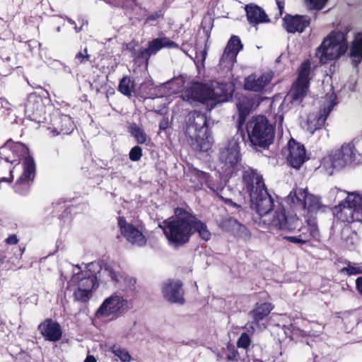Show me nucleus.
I'll return each instance as SVG.
<instances>
[{"label": "nucleus", "mask_w": 362, "mask_h": 362, "mask_svg": "<svg viewBox=\"0 0 362 362\" xmlns=\"http://www.w3.org/2000/svg\"><path fill=\"white\" fill-rule=\"evenodd\" d=\"M348 49L346 35L342 32H332L317 49L315 55L320 63L326 64L344 54Z\"/></svg>", "instance_id": "obj_5"}, {"label": "nucleus", "mask_w": 362, "mask_h": 362, "mask_svg": "<svg viewBox=\"0 0 362 362\" xmlns=\"http://www.w3.org/2000/svg\"><path fill=\"white\" fill-rule=\"evenodd\" d=\"M23 172L17 180L14 189L20 194H26L30 189L31 182L35 176V163L33 158L28 156L23 163Z\"/></svg>", "instance_id": "obj_17"}, {"label": "nucleus", "mask_w": 362, "mask_h": 362, "mask_svg": "<svg viewBox=\"0 0 362 362\" xmlns=\"http://www.w3.org/2000/svg\"><path fill=\"white\" fill-rule=\"evenodd\" d=\"M191 175L192 182L195 183V187L199 189L202 186L206 185L209 188L214 190L211 182L209 180V175L208 173L197 168H193L191 170Z\"/></svg>", "instance_id": "obj_29"}, {"label": "nucleus", "mask_w": 362, "mask_h": 362, "mask_svg": "<svg viewBox=\"0 0 362 362\" xmlns=\"http://www.w3.org/2000/svg\"><path fill=\"white\" fill-rule=\"evenodd\" d=\"M247 132L250 142L254 146L267 148L274 138V130L264 116L252 117L247 123Z\"/></svg>", "instance_id": "obj_6"}, {"label": "nucleus", "mask_w": 362, "mask_h": 362, "mask_svg": "<svg viewBox=\"0 0 362 362\" xmlns=\"http://www.w3.org/2000/svg\"><path fill=\"white\" fill-rule=\"evenodd\" d=\"M235 356H235V354L233 353V354H229V355H228L227 358H228V360H233V359H235Z\"/></svg>", "instance_id": "obj_53"}, {"label": "nucleus", "mask_w": 362, "mask_h": 362, "mask_svg": "<svg viewBox=\"0 0 362 362\" xmlns=\"http://www.w3.org/2000/svg\"><path fill=\"white\" fill-rule=\"evenodd\" d=\"M245 11L247 21L252 25L268 23L270 21L264 11L258 6L247 5Z\"/></svg>", "instance_id": "obj_28"}, {"label": "nucleus", "mask_w": 362, "mask_h": 362, "mask_svg": "<svg viewBox=\"0 0 362 362\" xmlns=\"http://www.w3.org/2000/svg\"><path fill=\"white\" fill-rule=\"evenodd\" d=\"M221 228L226 231L231 232L235 236L241 238H249L250 236L247 228L231 217L222 221Z\"/></svg>", "instance_id": "obj_27"}, {"label": "nucleus", "mask_w": 362, "mask_h": 362, "mask_svg": "<svg viewBox=\"0 0 362 362\" xmlns=\"http://www.w3.org/2000/svg\"><path fill=\"white\" fill-rule=\"evenodd\" d=\"M272 77L273 76L271 72H266L259 76L255 74L250 75L245 78L244 87L249 90L261 91L270 83Z\"/></svg>", "instance_id": "obj_25"}, {"label": "nucleus", "mask_w": 362, "mask_h": 362, "mask_svg": "<svg viewBox=\"0 0 362 362\" xmlns=\"http://www.w3.org/2000/svg\"><path fill=\"white\" fill-rule=\"evenodd\" d=\"M12 144L11 140H8L7 142L5 144L4 147H10Z\"/></svg>", "instance_id": "obj_54"}, {"label": "nucleus", "mask_w": 362, "mask_h": 362, "mask_svg": "<svg viewBox=\"0 0 362 362\" xmlns=\"http://www.w3.org/2000/svg\"><path fill=\"white\" fill-rule=\"evenodd\" d=\"M14 146H15L16 148H18V147L22 146V144H20V143H16V144H14Z\"/></svg>", "instance_id": "obj_57"}, {"label": "nucleus", "mask_w": 362, "mask_h": 362, "mask_svg": "<svg viewBox=\"0 0 362 362\" xmlns=\"http://www.w3.org/2000/svg\"><path fill=\"white\" fill-rule=\"evenodd\" d=\"M160 16V14H158V13H156L154 14H152L151 16H149L148 17V18L146 19L147 21H155L158 18H159Z\"/></svg>", "instance_id": "obj_49"}, {"label": "nucleus", "mask_w": 362, "mask_h": 362, "mask_svg": "<svg viewBox=\"0 0 362 362\" xmlns=\"http://www.w3.org/2000/svg\"><path fill=\"white\" fill-rule=\"evenodd\" d=\"M273 309L274 305L270 303L257 304L255 308L250 313V315L254 322L258 323L259 321L267 317Z\"/></svg>", "instance_id": "obj_30"}, {"label": "nucleus", "mask_w": 362, "mask_h": 362, "mask_svg": "<svg viewBox=\"0 0 362 362\" xmlns=\"http://www.w3.org/2000/svg\"><path fill=\"white\" fill-rule=\"evenodd\" d=\"M110 351L115 356L118 357L122 362H130L132 360V356L127 350L119 345H113Z\"/></svg>", "instance_id": "obj_36"}, {"label": "nucleus", "mask_w": 362, "mask_h": 362, "mask_svg": "<svg viewBox=\"0 0 362 362\" xmlns=\"http://www.w3.org/2000/svg\"><path fill=\"white\" fill-rule=\"evenodd\" d=\"M97 266L98 264L92 262L87 266V271L81 273L78 272L73 275L71 284L76 286L74 291L76 300L86 302L90 298L92 290L98 283V276L91 270Z\"/></svg>", "instance_id": "obj_8"}, {"label": "nucleus", "mask_w": 362, "mask_h": 362, "mask_svg": "<svg viewBox=\"0 0 362 362\" xmlns=\"http://www.w3.org/2000/svg\"><path fill=\"white\" fill-rule=\"evenodd\" d=\"M239 144L238 139L233 138L220 148V168L227 175H232L238 170L241 160Z\"/></svg>", "instance_id": "obj_10"}, {"label": "nucleus", "mask_w": 362, "mask_h": 362, "mask_svg": "<svg viewBox=\"0 0 362 362\" xmlns=\"http://www.w3.org/2000/svg\"><path fill=\"white\" fill-rule=\"evenodd\" d=\"M226 83L212 81L207 84H197L187 89L182 94L183 100L192 103L195 101L201 103L211 102V105L225 100L228 90Z\"/></svg>", "instance_id": "obj_4"}, {"label": "nucleus", "mask_w": 362, "mask_h": 362, "mask_svg": "<svg viewBox=\"0 0 362 362\" xmlns=\"http://www.w3.org/2000/svg\"><path fill=\"white\" fill-rule=\"evenodd\" d=\"M6 255L4 252H0V266H2L5 263Z\"/></svg>", "instance_id": "obj_50"}, {"label": "nucleus", "mask_w": 362, "mask_h": 362, "mask_svg": "<svg viewBox=\"0 0 362 362\" xmlns=\"http://www.w3.org/2000/svg\"><path fill=\"white\" fill-rule=\"evenodd\" d=\"M74 29L78 33L81 30V28H78L76 25H75Z\"/></svg>", "instance_id": "obj_56"}, {"label": "nucleus", "mask_w": 362, "mask_h": 362, "mask_svg": "<svg viewBox=\"0 0 362 362\" xmlns=\"http://www.w3.org/2000/svg\"><path fill=\"white\" fill-rule=\"evenodd\" d=\"M327 0H308L307 6L310 9H321Z\"/></svg>", "instance_id": "obj_43"}, {"label": "nucleus", "mask_w": 362, "mask_h": 362, "mask_svg": "<svg viewBox=\"0 0 362 362\" xmlns=\"http://www.w3.org/2000/svg\"><path fill=\"white\" fill-rule=\"evenodd\" d=\"M177 43L167 37H160L148 42L147 48H141L137 54L134 53V57L142 59L147 63L151 56L156 54L162 48H178Z\"/></svg>", "instance_id": "obj_18"}, {"label": "nucleus", "mask_w": 362, "mask_h": 362, "mask_svg": "<svg viewBox=\"0 0 362 362\" xmlns=\"http://www.w3.org/2000/svg\"><path fill=\"white\" fill-rule=\"evenodd\" d=\"M192 230L193 233L194 231L198 232L201 238L205 241H207L211 238V234L208 230L206 226L204 223L199 221L195 216L194 222H193L192 224Z\"/></svg>", "instance_id": "obj_33"}, {"label": "nucleus", "mask_w": 362, "mask_h": 362, "mask_svg": "<svg viewBox=\"0 0 362 362\" xmlns=\"http://www.w3.org/2000/svg\"><path fill=\"white\" fill-rule=\"evenodd\" d=\"M243 49L240 40L233 36L228 41L220 59L219 66L223 69L230 70L236 62L238 52Z\"/></svg>", "instance_id": "obj_20"}, {"label": "nucleus", "mask_w": 362, "mask_h": 362, "mask_svg": "<svg viewBox=\"0 0 362 362\" xmlns=\"http://www.w3.org/2000/svg\"><path fill=\"white\" fill-rule=\"evenodd\" d=\"M307 226L299 228L298 229L301 233L300 235H305L306 238V243L310 240V238L317 239L319 238V230L316 225L315 220H308Z\"/></svg>", "instance_id": "obj_31"}, {"label": "nucleus", "mask_w": 362, "mask_h": 362, "mask_svg": "<svg viewBox=\"0 0 362 362\" xmlns=\"http://www.w3.org/2000/svg\"><path fill=\"white\" fill-rule=\"evenodd\" d=\"M128 308V300L121 293L115 292L103 300L95 312V317L99 319L117 317L124 314Z\"/></svg>", "instance_id": "obj_12"}, {"label": "nucleus", "mask_w": 362, "mask_h": 362, "mask_svg": "<svg viewBox=\"0 0 362 362\" xmlns=\"http://www.w3.org/2000/svg\"><path fill=\"white\" fill-rule=\"evenodd\" d=\"M45 113V107L41 98L30 95L25 105V114L32 120H38Z\"/></svg>", "instance_id": "obj_26"}, {"label": "nucleus", "mask_w": 362, "mask_h": 362, "mask_svg": "<svg viewBox=\"0 0 362 362\" xmlns=\"http://www.w3.org/2000/svg\"><path fill=\"white\" fill-rule=\"evenodd\" d=\"M175 216L163 221V229L169 245L180 247L187 243L193 233L194 216L182 209L175 210Z\"/></svg>", "instance_id": "obj_1"}, {"label": "nucleus", "mask_w": 362, "mask_h": 362, "mask_svg": "<svg viewBox=\"0 0 362 362\" xmlns=\"http://www.w3.org/2000/svg\"><path fill=\"white\" fill-rule=\"evenodd\" d=\"M84 362H97L95 358L93 356H88L85 359Z\"/></svg>", "instance_id": "obj_51"}, {"label": "nucleus", "mask_w": 362, "mask_h": 362, "mask_svg": "<svg viewBox=\"0 0 362 362\" xmlns=\"http://www.w3.org/2000/svg\"><path fill=\"white\" fill-rule=\"evenodd\" d=\"M6 243L9 245H16L18 243V240L16 235H11L6 239Z\"/></svg>", "instance_id": "obj_45"}, {"label": "nucleus", "mask_w": 362, "mask_h": 362, "mask_svg": "<svg viewBox=\"0 0 362 362\" xmlns=\"http://www.w3.org/2000/svg\"><path fill=\"white\" fill-rule=\"evenodd\" d=\"M98 273L99 277L101 278L103 281H107L109 277L112 282L124 290L131 289L136 283V280L134 278L122 272L117 266L104 264L100 267V269Z\"/></svg>", "instance_id": "obj_15"}, {"label": "nucleus", "mask_w": 362, "mask_h": 362, "mask_svg": "<svg viewBox=\"0 0 362 362\" xmlns=\"http://www.w3.org/2000/svg\"><path fill=\"white\" fill-rule=\"evenodd\" d=\"M57 32H59V31H60V27H57Z\"/></svg>", "instance_id": "obj_60"}, {"label": "nucleus", "mask_w": 362, "mask_h": 362, "mask_svg": "<svg viewBox=\"0 0 362 362\" xmlns=\"http://www.w3.org/2000/svg\"><path fill=\"white\" fill-rule=\"evenodd\" d=\"M114 6H121L135 13L141 10V7L139 6L136 0H115Z\"/></svg>", "instance_id": "obj_37"}, {"label": "nucleus", "mask_w": 362, "mask_h": 362, "mask_svg": "<svg viewBox=\"0 0 362 362\" xmlns=\"http://www.w3.org/2000/svg\"><path fill=\"white\" fill-rule=\"evenodd\" d=\"M356 287L360 294L362 295V276L358 277L356 281Z\"/></svg>", "instance_id": "obj_48"}, {"label": "nucleus", "mask_w": 362, "mask_h": 362, "mask_svg": "<svg viewBox=\"0 0 362 362\" xmlns=\"http://www.w3.org/2000/svg\"><path fill=\"white\" fill-rule=\"evenodd\" d=\"M287 151V160L294 168H299L307 159L303 145L296 141L293 139L288 141Z\"/></svg>", "instance_id": "obj_21"}, {"label": "nucleus", "mask_w": 362, "mask_h": 362, "mask_svg": "<svg viewBox=\"0 0 362 362\" xmlns=\"http://www.w3.org/2000/svg\"><path fill=\"white\" fill-rule=\"evenodd\" d=\"M129 132L135 138V139L139 144H142L146 141V134L136 124H132L129 126Z\"/></svg>", "instance_id": "obj_35"}, {"label": "nucleus", "mask_w": 362, "mask_h": 362, "mask_svg": "<svg viewBox=\"0 0 362 362\" xmlns=\"http://www.w3.org/2000/svg\"><path fill=\"white\" fill-rule=\"evenodd\" d=\"M310 69L309 61L302 63L298 71V79L284 98L285 103L299 105L302 102L308 90Z\"/></svg>", "instance_id": "obj_11"}, {"label": "nucleus", "mask_w": 362, "mask_h": 362, "mask_svg": "<svg viewBox=\"0 0 362 362\" xmlns=\"http://www.w3.org/2000/svg\"><path fill=\"white\" fill-rule=\"evenodd\" d=\"M188 142L197 151H207L212 144V138L207 127L206 117L198 112L189 115L186 127Z\"/></svg>", "instance_id": "obj_3"}, {"label": "nucleus", "mask_w": 362, "mask_h": 362, "mask_svg": "<svg viewBox=\"0 0 362 362\" xmlns=\"http://www.w3.org/2000/svg\"><path fill=\"white\" fill-rule=\"evenodd\" d=\"M168 126H169L168 118H167V117L163 118L162 120L159 123L160 129L165 130L168 127Z\"/></svg>", "instance_id": "obj_47"}, {"label": "nucleus", "mask_w": 362, "mask_h": 362, "mask_svg": "<svg viewBox=\"0 0 362 362\" xmlns=\"http://www.w3.org/2000/svg\"><path fill=\"white\" fill-rule=\"evenodd\" d=\"M90 56L88 54L87 48L83 51L78 52L75 56V63L76 64H83L90 60Z\"/></svg>", "instance_id": "obj_40"}, {"label": "nucleus", "mask_w": 362, "mask_h": 362, "mask_svg": "<svg viewBox=\"0 0 362 362\" xmlns=\"http://www.w3.org/2000/svg\"><path fill=\"white\" fill-rule=\"evenodd\" d=\"M278 4V7L279 8V11H280V14H281L282 13V9H283V6L281 5V4L279 2L277 3Z\"/></svg>", "instance_id": "obj_55"}, {"label": "nucleus", "mask_w": 362, "mask_h": 362, "mask_svg": "<svg viewBox=\"0 0 362 362\" xmlns=\"http://www.w3.org/2000/svg\"><path fill=\"white\" fill-rule=\"evenodd\" d=\"M307 237L305 235H299L298 236H288L286 239L291 243L303 244L306 243Z\"/></svg>", "instance_id": "obj_44"}, {"label": "nucleus", "mask_w": 362, "mask_h": 362, "mask_svg": "<svg viewBox=\"0 0 362 362\" xmlns=\"http://www.w3.org/2000/svg\"><path fill=\"white\" fill-rule=\"evenodd\" d=\"M119 90L124 95L130 96L134 88L133 83L129 77H123L119 84Z\"/></svg>", "instance_id": "obj_39"}, {"label": "nucleus", "mask_w": 362, "mask_h": 362, "mask_svg": "<svg viewBox=\"0 0 362 362\" xmlns=\"http://www.w3.org/2000/svg\"><path fill=\"white\" fill-rule=\"evenodd\" d=\"M350 54L352 57L357 59L358 62L362 59V33H357L352 42Z\"/></svg>", "instance_id": "obj_32"}, {"label": "nucleus", "mask_w": 362, "mask_h": 362, "mask_svg": "<svg viewBox=\"0 0 362 362\" xmlns=\"http://www.w3.org/2000/svg\"><path fill=\"white\" fill-rule=\"evenodd\" d=\"M38 331L45 340L56 342L62 336L61 325L52 319H46L38 325Z\"/></svg>", "instance_id": "obj_22"}, {"label": "nucleus", "mask_w": 362, "mask_h": 362, "mask_svg": "<svg viewBox=\"0 0 362 362\" xmlns=\"http://www.w3.org/2000/svg\"><path fill=\"white\" fill-rule=\"evenodd\" d=\"M334 214L343 222L362 221V197L349 193L346 200L334 209Z\"/></svg>", "instance_id": "obj_9"}, {"label": "nucleus", "mask_w": 362, "mask_h": 362, "mask_svg": "<svg viewBox=\"0 0 362 362\" xmlns=\"http://www.w3.org/2000/svg\"><path fill=\"white\" fill-rule=\"evenodd\" d=\"M12 179H13V177H11L10 178H4V177H3V178H1V180H0V182H1V181L11 182V180H12Z\"/></svg>", "instance_id": "obj_52"}, {"label": "nucleus", "mask_w": 362, "mask_h": 362, "mask_svg": "<svg viewBox=\"0 0 362 362\" xmlns=\"http://www.w3.org/2000/svg\"><path fill=\"white\" fill-rule=\"evenodd\" d=\"M142 156V149L136 146L133 147L129 152V158L132 161H138Z\"/></svg>", "instance_id": "obj_42"}, {"label": "nucleus", "mask_w": 362, "mask_h": 362, "mask_svg": "<svg viewBox=\"0 0 362 362\" xmlns=\"http://www.w3.org/2000/svg\"><path fill=\"white\" fill-rule=\"evenodd\" d=\"M237 107L239 111V119H238V125L240 127L242 124L244 122L246 116L249 114L250 110V103L247 98H243V100H240L237 104Z\"/></svg>", "instance_id": "obj_34"}, {"label": "nucleus", "mask_w": 362, "mask_h": 362, "mask_svg": "<svg viewBox=\"0 0 362 362\" xmlns=\"http://www.w3.org/2000/svg\"><path fill=\"white\" fill-rule=\"evenodd\" d=\"M284 26L287 32L294 33H302L310 25V18L307 16L286 15L284 18Z\"/></svg>", "instance_id": "obj_24"}, {"label": "nucleus", "mask_w": 362, "mask_h": 362, "mask_svg": "<svg viewBox=\"0 0 362 362\" xmlns=\"http://www.w3.org/2000/svg\"><path fill=\"white\" fill-rule=\"evenodd\" d=\"M272 228L283 231H295L300 225V220L296 216H287L284 209L278 207L272 214L270 219H265Z\"/></svg>", "instance_id": "obj_16"}, {"label": "nucleus", "mask_w": 362, "mask_h": 362, "mask_svg": "<svg viewBox=\"0 0 362 362\" xmlns=\"http://www.w3.org/2000/svg\"><path fill=\"white\" fill-rule=\"evenodd\" d=\"M118 226L122 235L127 242L137 247H142L146 245V238L143 233L136 226L128 223L124 217L118 218Z\"/></svg>", "instance_id": "obj_19"}, {"label": "nucleus", "mask_w": 362, "mask_h": 362, "mask_svg": "<svg viewBox=\"0 0 362 362\" xmlns=\"http://www.w3.org/2000/svg\"><path fill=\"white\" fill-rule=\"evenodd\" d=\"M220 198L221 199H223L225 203L228 205V206H231L233 207H234L235 209H238L239 208H240V206L235 202H233L231 199H225L223 198L222 196H220Z\"/></svg>", "instance_id": "obj_46"}, {"label": "nucleus", "mask_w": 362, "mask_h": 362, "mask_svg": "<svg viewBox=\"0 0 362 362\" xmlns=\"http://www.w3.org/2000/svg\"><path fill=\"white\" fill-rule=\"evenodd\" d=\"M358 153L351 144L342 145L340 148L331 151L322 160V166L329 175L333 170H341L352 164L357 159Z\"/></svg>", "instance_id": "obj_7"}, {"label": "nucleus", "mask_w": 362, "mask_h": 362, "mask_svg": "<svg viewBox=\"0 0 362 362\" xmlns=\"http://www.w3.org/2000/svg\"><path fill=\"white\" fill-rule=\"evenodd\" d=\"M182 283L180 281H169L165 283L162 287L163 297L170 303H184L183 290Z\"/></svg>", "instance_id": "obj_23"}, {"label": "nucleus", "mask_w": 362, "mask_h": 362, "mask_svg": "<svg viewBox=\"0 0 362 362\" xmlns=\"http://www.w3.org/2000/svg\"><path fill=\"white\" fill-rule=\"evenodd\" d=\"M341 274L348 276L362 274V268L358 264L349 262L346 266L339 270Z\"/></svg>", "instance_id": "obj_38"}, {"label": "nucleus", "mask_w": 362, "mask_h": 362, "mask_svg": "<svg viewBox=\"0 0 362 362\" xmlns=\"http://www.w3.org/2000/svg\"><path fill=\"white\" fill-rule=\"evenodd\" d=\"M250 343L251 340L249 335L246 333H243L238 339L237 346L238 348L247 349L250 345Z\"/></svg>", "instance_id": "obj_41"}, {"label": "nucleus", "mask_w": 362, "mask_h": 362, "mask_svg": "<svg viewBox=\"0 0 362 362\" xmlns=\"http://www.w3.org/2000/svg\"><path fill=\"white\" fill-rule=\"evenodd\" d=\"M24 251H25V248H24V247H23V248H22V249H21V254H20V256H21V255H23V253L24 252Z\"/></svg>", "instance_id": "obj_58"}, {"label": "nucleus", "mask_w": 362, "mask_h": 362, "mask_svg": "<svg viewBox=\"0 0 362 362\" xmlns=\"http://www.w3.org/2000/svg\"><path fill=\"white\" fill-rule=\"evenodd\" d=\"M286 202L296 209H307L311 214L317 212L322 206L318 197L308 194L305 189L300 188L291 191Z\"/></svg>", "instance_id": "obj_13"}, {"label": "nucleus", "mask_w": 362, "mask_h": 362, "mask_svg": "<svg viewBox=\"0 0 362 362\" xmlns=\"http://www.w3.org/2000/svg\"><path fill=\"white\" fill-rule=\"evenodd\" d=\"M337 95L334 92L328 93L323 99L322 107L317 117H313L310 116L308 119V129L311 134H314L315 131L325 132L322 129V127L333 107L337 105Z\"/></svg>", "instance_id": "obj_14"}, {"label": "nucleus", "mask_w": 362, "mask_h": 362, "mask_svg": "<svg viewBox=\"0 0 362 362\" xmlns=\"http://www.w3.org/2000/svg\"><path fill=\"white\" fill-rule=\"evenodd\" d=\"M68 21H69V23H71V24H75V22H74L73 20H71V19H69Z\"/></svg>", "instance_id": "obj_59"}, {"label": "nucleus", "mask_w": 362, "mask_h": 362, "mask_svg": "<svg viewBox=\"0 0 362 362\" xmlns=\"http://www.w3.org/2000/svg\"><path fill=\"white\" fill-rule=\"evenodd\" d=\"M246 190L250 194L251 206L260 215H267L274 206L272 197L267 192L262 177L254 169H247L243 174Z\"/></svg>", "instance_id": "obj_2"}]
</instances>
